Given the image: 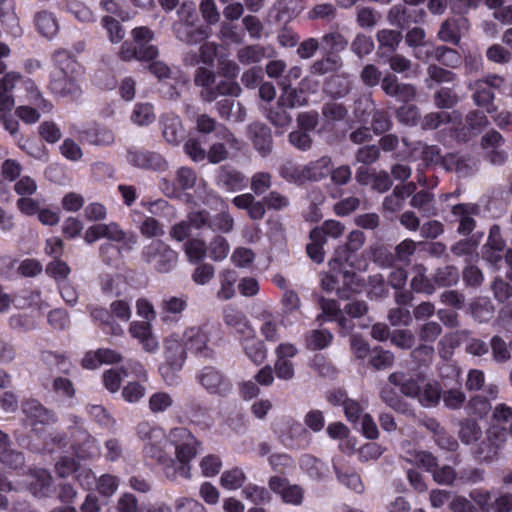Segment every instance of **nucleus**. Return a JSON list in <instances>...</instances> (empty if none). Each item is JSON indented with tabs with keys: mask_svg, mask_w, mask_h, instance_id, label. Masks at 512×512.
<instances>
[{
	"mask_svg": "<svg viewBox=\"0 0 512 512\" xmlns=\"http://www.w3.org/2000/svg\"><path fill=\"white\" fill-rule=\"evenodd\" d=\"M168 445L174 449V457L171 456V464H161L165 475L190 479L191 462L199 453L201 442L187 428L177 427L170 430Z\"/></svg>",
	"mask_w": 512,
	"mask_h": 512,
	"instance_id": "1",
	"label": "nucleus"
},
{
	"mask_svg": "<svg viewBox=\"0 0 512 512\" xmlns=\"http://www.w3.org/2000/svg\"><path fill=\"white\" fill-rule=\"evenodd\" d=\"M57 71L53 74L50 89L54 94L69 97L73 100L81 95L82 70L80 65L66 50H58L53 54Z\"/></svg>",
	"mask_w": 512,
	"mask_h": 512,
	"instance_id": "2",
	"label": "nucleus"
},
{
	"mask_svg": "<svg viewBox=\"0 0 512 512\" xmlns=\"http://www.w3.org/2000/svg\"><path fill=\"white\" fill-rule=\"evenodd\" d=\"M136 435L143 444L142 452L146 458L155 460L159 465L172 463L171 454L166 451L168 435L162 427L142 421L136 427Z\"/></svg>",
	"mask_w": 512,
	"mask_h": 512,
	"instance_id": "3",
	"label": "nucleus"
},
{
	"mask_svg": "<svg viewBox=\"0 0 512 512\" xmlns=\"http://www.w3.org/2000/svg\"><path fill=\"white\" fill-rule=\"evenodd\" d=\"M390 383L400 386L401 392L410 398L416 399L422 407H436L442 396V387L437 381H422L414 379L404 381V374L395 372L389 376Z\"/></svg>",
	"mask_w": 512,
	"mask_h": 512,
	"instance_id": "4",
	"label": "nucleus"
},
{
	"mask_svg": "<svg viewBox=\"0 0 512 512\" xmlns=\"http://www.w3.org/2000/svg\"><path fill=\"white\" fill-rule=\"evenodd\" d=\"M215 82V74L212 70L200 67L194 75V83L202 88L200 97L204 102H213L220 96L237 97L241 93V87L238 83L224 80L220 81L216 86H212Z\"/></svg>",
	"mask_w": 512,
	"mask_h": 512,
	"instance_id": "5",
	"label": "nucleus"
},
{
	"mask_svg": "<svg viewBox=\"0 0 512 512\" xmlns=\"http://www.w3.org/2000/svg\"><path fill=\"white\" fill-rule=\"evenodd\" d=\"M133 41L124 42L120 56L124 61H148L158 55L157 48L151 44L154 34L147 27H137L132 30Z\"/></svg>",
	"mask_w": 512,
	"mask_h": 512,
	"instance_id": "6",
	"label": "nucleus"
},
{
	"mask_svg": "<svg viewBox=\"0 0 512 512\" xmlns=\"http://www.w3.org/2000/svg\"><path fill=\"white\" fill-rule=\"evenodd\" d=\"M100 239L122 243V248L131 251L137 244V236L126 232L117 222L99 223L89 226L84 233V241L92 244Z\"/></svg>",
	"mask_w": 512,
	"mask_h": 512,
	"instance_id": "7",
	"label": "nucleus"
},
{
	"mask_svg": "<svg viewBox=\"0 0 512 512\" xmlns=\"http://www.w3.org/2000/svg\"><path fill=\"white\" fill-rule=\"evenodd\" d=\"M178 16L180 21L174 25V32L179 40L187 44H197L208 37L204 29L194 28L197 13L193 2H184L178 10Z\"/></svg>",
	"mask_w": 512,
	"mask_h": 512,
	"instance_id": "8",
	"label": "nucleus"
},
{
	"mask_svg": "<svg viewBox=\"0 0 512 512\" xmlns=\"http://www.w3.org/2000/svg\"><path fill=\"white\" fill-rule=\"evenodd\" d=\"M142 259L153 265L159 273H168L176 265L178 254L163 241L156 240L146 245L141 253Z\"/></svg>",
	"mask_w": 512,
	"mask_h": 512,
	"instance_id": "9",
	"label": "nucleus"
},
{
	"mask_svg": "<svg viewBox=\"0 0 512 512\" xmlns=\"http://www.w3.org/2000/svg\"><path fill=\"white\" fill-rule=\"evenodd\" d=\"M365 241L364 233L355 230L348 235V240L343 249H337L335 256L329 261L332 271L343 274L345 279L350 277L348 267H352V252L359 250Z\"/></svg>",
	"mask_w": 512,
	"mask_h": 512,
	"instance_id": "10",
	"label": "nucleus"
},
{
	"mask_svg": "<svg viewBox=\"0 0 512 512\" xmlns=\"http://www.w3.org/2000/svg\"><path fill=\"white\" fill-rule=\"evenodd\" d=\"M210 336L211 328L208 325L191 326L184 331L182 342L196 356L209 358L213 355Z\"/></svg>",
	"mask_w": 512,
	"mask_h": 512,
	"instance_id": "11",
	"label": "nucleus"
},
{
	"mask_svg": "<svg viewBox=\"0 0 512 512\" xmlns=\"http://www.w3.org/2000/svg\"><path fill=\"white\" fill-rule=\"evenodd\" d=\"M254 319L258 322V331L262 340L275 343L280 340V322L278 316L268 306L262 305L255 308Z\"/></svg>",
	"mask_w": 512,
	"mask_h": 512,
	"instance_id": "12",
	"label": "nucleus"
},
{
	"mask_svg": "<svg viewBox=\"0 0 512 512\" xmlns=\"http://www.w3.org/2000/svg\"><path fill=\"white\" fill-rule=\"evenodd\" d=\"M200 385L210 394L226 395L230 392V380L218 369L206 366L197 374Z\"/></svg>",
	"mask_w": 512,
	"mask_h": 512,
	"instance_id": "13",
	"label": "nucleus"
},
{
	"mask_svg": "<svg viewBox=\"0 0 512 512\" xmlns=\"http://www.w3.org/2000/svg\"><path fill=\"white\" fill-rule=\"evenodd\" d=\"M274 353L276 356L274 363L276 376L285 381L293 379L295 375V368L291 358L298 354L297 347L292 343L283 342L275 348Z\"/></svg>",
	"mask_w": 512,
	"mask_h": 512,
	"instance_id": "14",
	"label": "nucleus"
},
{
	"mask_svg": "<svg viewBox=\"0 0 512 512\" xmlns=\"http://www.w3.org/2000/svg\"><path fill=\"white\" fill-rule=\"evenodd\" d=\"M22 412L27 424L36 432L41 431L45 425L53 424L56 421L55 414L35 399L25 401L22 404Z\"/></svg>",
	"mask_w": 512,
	"mask_h": 512,
	"instance_id": "15",
	"label": "nucleus"
},
{
	"mask_svg": "<svg viewBox=\"0 0 512 512\" xmlns=\"http://www.w3.org/2000/svg\"><path fill=\"white\" fill-rule=\"evenodd\" d=\"M503 144L504 138L496 130H491L482 136L480 145L484 152V158L490 164L500 166L506 162L508 156L502 149Z\"/></svg>",
	"mask_w": 512,
	"mask_h": 512,
	"instance_id": "16",
	"label": "nucleus"
},
{
	"mask_svg": "<svg viewBox=\"0 0 512 512\" xmlns=\"http://www.w3.org/2000/svg\"><path fill=\"white\" fill-rule=\"evenodd\" d=\"M197 182V175L192 168L180 167L176 171L175 183L162 179L160 188L162 192L168 197H176L179 195L180 190H188L195 186Z\"/></svg>",
	"mask_w": 512,
	"mask_h": 512,
	"instance_id": "17",
	"label": "nucleus"
},
{
	"mask_svg": "<svg viewBox=\"0 0 512 512\" xmlns=\"http://www.w3.org/2000/svg\"><path fill=\"white\" fill-rule=\"evenodd\" d=\"M128 332L141 344L144 351L155 353L158 350L159 343L153 334L152 322L134 320L130 322Z\"/></svg>",
	"mask_w": 512,
	"mask_h": 512,
	"instance_id": "18",
	"label": "nucleus"
},
{
	"mask_svg": "<svg viewBox=\"0 0 512 512\" xmlns=\"http://www.w3.org/2000/svg\"><path fill=\"white\" fill-rule=\"evenodd\" d=\"M268 485L287 504L300 505L303 501V489L297 484H289L285 478L273 476L269 479Z\"/></svg>",
	"mask_w": 512,
	"mask_h": 512,
	"instance_id": "19",
	"label": "nucleus"
},
{
	"mask_svg": "<svg viewBox=\"0 0 512 512\" xmlns=\"http://www.w3.org/2000/svg\"><path fill=\"white\" fill-rule=\"evenodd\" d=\"M469 30V21L463 16L449 18L445 20L439 31L438 38L443 42L457 45L462 36Z\"/></svg>",
	"mask_w": 512,
	"mask_h": 512,
	"instance_id": "20",
	"label": "nucleus"
},
{
	"mask_svg": "<svg viewBox=\"0 0 512 512\" xmlns=\"http://www.w3.org/2000/svg\"><path fill=\"white\" fill-rule=\"evenodd\" d=\"M127 160L133 166L155 171H163L168 166L162 155L152 151L130 150Z\"/></svg>",
	"mask_w": 512,
	"mask_h": 512,
	"instance_id": "21",
	"label": "nucleus"
},
{
	"mask_svg": "<svg viewBox=\"0 0 512 512\" xmlns=\"http://www.w3.org/2000/svg\"><path fill=\"white\" fill-rule=\"evenodd\" d=\"M196 128L203 134H208L215 130L216 136L220 140H225L230 145L231 149H240V143L234 135L225 127L221 125L217 126L216 121L207 114H201L197 117Z\"/></svg>",
	"mask_w": 512,
	"mask_h": 512,
	"instance_id": "22",
	"label": "nucleus"
},
{
	"mask_svg": "<svg viewBox=\"0 0 512 512\" xmlns=\"http://www.w3.org/2000/svg\"><path fill=\"white\" fill-rule=\"evenodd\" d=\"M443 166L460 177H467L478 170V161L470 155L447 154L443 157Z\"/></svg>",
	"mask_w": 512,
	"mask_h": 512,
	"instance_id": "23",
	"label": "nucleus"
},
{
	"mask_svg": "<svg viewBox=\"0 0 512 512\" xmlns=\"http://www.w3.org/2000/svg\"><path fill=\"white\" fill-rule=\"evenodd\" d=\"M479 206L472 203H461L453 206L452 214L458 218L459 226L457 231L462 235L470 234L475 226L474 216L478 215Z\"/></svg>",
	"mask_w": 512,
	"mask_h": 512,
	"instance_id": "24",
	"label": "nucleus"
},
{
	"mask_svg": "<svg viewBox=\"0 0 512 512\" xmlns=\"http://www.w3.org/2000/svg\"><path fill=\"white\" fill-rule=\"evenodd\" d=\"M52 486V477L42 468H34L27 475V488L35 497H46Z\"/></svg>",
	"mask_w": 512,
	"mask_h": 512,
	"instance_id": "25",
	"label": "nucleus"
},
{
	"mask_svg": "<svg viewBox=\"0 0 512 512\" xmlns=\"http://www.w3.org/2000/svg\"><path fill=\"white\" fill-rule=\"evenodd\" d=\"M162 135L170 145H178L185 137L182 120L174 114H165L160 118Z\"/></svg>",
	"mask_w": 512,
	"mask_h": 512,
	"instance_id": "26",
	"label": "nucleus"
},
{
	"mask_svg": "<svg viewBox=\"0 0 512 512\" xmlns=\"http://www.w3.org/2000/svg\"><path fill=\"white\" fill-rule=\"evenodd\" d=\"M187 350L176 335H171L164 341V355L166 362L173 370L182 368Z\"/></svg>",
	"mask_w": 512,
	"mask_h": 512,
	"instance_id": "27",
	"label": "nucleus"
},
{
	"mask_svg": "<svg viewBox=\"0 0 512 512\" xmlns=\"http://www.w3.org/2000/svg\"><path fill=\"white\" fill-rule=\"evenodd\" d=\"M239 339L244 353L252 362L259 365L265 361L267 358V348L264 344L265 341L255 336L254 329H252L251 335L245 334L240 336Z\"/></svg>",
	"mask_w": 512,
	"mask_h": 512,
	"instance_id": "28",
	"label": "nucleus"
},
{
	"mask_svg": "<svg viewBox=\"0 0 512 512\" xmlns=\"http://www.w3.org/2000/svg\"><path fill=\"white\" fill-rule=\"evenodd\" d=\"M21 89L25 94L18 96L19 101L27 102L28 104L36 106L43 113H48L52 110V104L43 97L41 91L33 80H23Z\"/></svg>",
	"mask_w": 512,
	"mask_h": 512,
	"instance_id": "29",
	"label": "nucleus"
},
{
	"mask_svg": "<svg viewBox=\"0 0 512 512\" xmlns=\"http://www.w3.org/2000/svg\"><path fill=\"white\" fill-rule=\"evenodd\" d=\"M333 468L340 484L356 493H362L364 491V484L361 477L355 471L342 465L339 460H333Z\"/></svg>",
	"mask_w": 512,
	"mask_h": 512,
	"instance_id": "30",
	"label": "nucleus"
},
{
	"mask_svg": "<svg viewBox=\"0 0 512 512\" xmlns=\"http://www.w3.org/2000/svg\"><path fill=\"white\" fill-rule=\"evenodd\" d=\"M21 80V75L17 72H8L0 79V112L9 111L15 104V99L11 91Z\"/></svg>",
	"mask_w": 512,
	"mask_h": 512,
	"instance_id": "31",
	"label": "nucleus"
},
{
	"mask_svg": "<svg viewBox=\"0 0 512 512\" xmlns=\"http://www.w3.org/2000/svg\"><path fill=\"white\" fill-rule=\"evenodd\" d=\"M249 137L259 153L266 156L272 149V135L270 129L261 123H254L249 126Z\"/></svg>",
	"mask_w": 512,
	"mask_h": 512,
	"instance_id": "32",
	"label": "nucleus"
},
{
	"mask_svg": "<svg viewBox=\"0 0 512 512\" xmlns=\"http://www.w3.org/2000/svg\"><path fill=\"white\" fill-rule=\"evenodd\" d=\"M223 321L224 323L235 329L240 336L245 334H252V326L250 325L246 315L232 306H227L223 310Z\"/></svg>",
	"mask_w": 512,
	"mask_h": 512,
	"instance_id": "33",
	"label": "nucleus"
},
{
	"mask_svg": "<svg viewBox=\"0 0 512 512\" xmlns=\"http://www.w3.org/2000/svg\"><path fill=\"white\" fill-rule=\"evenodd\" d=\"M468 87L473 91L472 99L477 106L485 108L488 113L496 111V107L493 104L495 95L484 82L478 79L470 83Z\"/></svg>",
	"mask_w": 512,
	"mask_h": 512,
	"instance_id": "34",
	"label": "nucleus"
},
{
	"mask_svg": "<svg viewBox=\"0 0 512 512\" xmlns=\"http://www.w3.org/2000/svg\"><path fill=\"white\" fill-rule=\"evenodd\" d=\"M361 106L364 107L365 111L369 110L374 112L371 124L375 133H383L390 128L389 117L385 112L375 110L374 103L370 98H363L357 102L356 113H358ZM357 116L360 117L361 120H366L363 115L357 114Z\"/></svg>",
	"mask_w": 512,
	"mask_h": 512,
	"instance_id": "35",
	"label": "nucleus"
},
{
	"mask_svg": "<svg viewBox=\"0 0 512 512\" xmlns=\"http://www.w3.org/2000/svg\"><path fill=\"white\" fill-rule=\"evenodd\" d=\"M279 85L281 87V94L278 98V104L282 105V107L293 109L307 103L303 90H298L285 81H281Z\"/></svg>",
	"mask_w": 512,
	"mask_h": 512,
	"instance_id": "36",
	"label": "nucleus"
},
{
	"mask_svg": "<svg viewBox=\"0 0 512 512\" xmlns=\"http://www.w3.org/2000/svg\"><path fill=\"white\" fill-rule=\"evenodd\" d=\"M217 185L226 191L234 192L245 187V177L239 171L222 167L217 175Z\"/></svg>",
	"mask_w": 512,
	"mask_h": 512,
	"instance_id": "37",
	"label": "nucleus"
},
{
	"mask_svg": "<svg viewBox=\"0 0 512 512\" xmlns=\"http://www.w3.org/2000/svg\"><path fill=\"white\" fill-rule=\"evenodd\" d=\"M309 434L303 425L296 421H291L288 431L283 435V443L289 448H301L308 443Z\"/></svg>",
	"mask_w": 512,
	"mask_h": 512,
	"instance_id": "38",
	"label": "nucleus"
},
{
	"mask_svg": "<svg viewBox=\"0 0 512 512\" xmlns=\"http://www.w3.org/2000/svg\"><path fill=\"white\" fill-rule=\"evenodd\" d=\"M156 114L154 106L148 102L136 103L130 114V121L139 127H146L154 123Z\"/></svg>",
	"mask_w": 512,
	"mask_h": 512,
	"instance_id": "39",
	"label": "nucleus"
},
{
	"mask_svg": "<svg viewBox=\"0 0 512 512\" xmlns=\"http://www.w3.org/2000/svg\"><path fill=\"white\" fill-rule=\"evenodd\" d=\"M279 174L285 181L296 185H303L308 182L306 164L301 165L287 161L280 167Z\"/></svg>",
	"mask_w": 512,
	"mask_h": 512,
	"instance_id": "40",
	"label": "nucleus"
},
{
	"mask_svg": "<svg viewBox=\"0 0 512 512\" xmlns=\"http://www.w3.org/2000/svg\"><path fill=\"white\" fill-rule=\"evenodd\" d=\"M427 269L422 264L412 268L411 288L416 293L432 294L435 291L433 282L426 276Z\"/></svg>",
	"mask_w": 512,
	"mask_h": 512,
	"instance_id": "41",
	"label": "nucleus"
},
{
	"mask_svg": "<svg viewBox=\"0 0 512 512\" xmlns=\"http://www.w3.org/2000/svg\"><path fill=\"white\" fill-rule=\"evenodd\" d=\"M332 160L328 156H323L315 161L306 164L308 182H318L326 178L331 172Z\"/></svg>",
	"mask_w": 512,
	"mask_h": 512,
	"instance_id": "42",
	"label": "nucleus"
},
{
	"mask_svg": "<svg viewBox=\"0 0 512 512\" xmlns=\"http://www.w3.org/2000/svg\"><path fill=\"white\" fill-rule=\"evenodd\" d=\"M345 232V226L336 220H327L321 227L314 228L310 232V238L318 240H326V237L334 239L339 238Z\"/></svg>",
	"mask_w": 512,
	"mask_h": 512,
	"instance_id": "43",
	"label": "nucleus"
},
{
	"mask_svg": "<svg viewBox=\"0 0 512 512\" xmlns=\"http://www.w3.org/2000/svg\"><path fill=\"white\" fill-rule=\"evenodd\" d=\"M35 25L38 32L46 38H53L59 30L54 15L47 11H41L36 14Z\"/></svg>",
	"mask_w": 512,
	"mask_h": 512,
	"instance_id": "44",
	"label": "nucleus"
},
{
	"mask_svg": "<svg viewBox=\"0 0 512 512\" xmlns=\"http://www.w3.org/2000/svg\"><path fill=\"white\" fill-rule=\"evenodd\" d=\"M410 205L423 213L424 216L431 217L438 214L434 203L433 194L427 191H420L411 198Z\"/></svg>",
	"mask_w": 512,
	"mask_h": 512,
	"instance_id": "45",
	"label": "nucleus"
},
{
	"mask_svg": "<svg viewBox=\"0 0 512 512\" xmlns=\"http://www.w3.org/2000/svg\"><path fill=\"white\" fill-rule=\"evenodd\" d=\"M404 458L418 466L424 468L426 471L433 473L435 468L437 467L436 458L428 452L418 451L415 449H409L405 452Z\"/></svg>",
	"mask_w": 512,
	"mask_h": 512,
	"instance_id": "46",
	"label": "nucleus"
},
{
	"mask_svg": "<svg viewBox=\"0 0 512 512\" xmlns=\"http://www.w3.org/2000/svg\"><path fill=\"white\" fill-rule=\"evenodd\" d=\"M237 274L234 270L225 269L219 274L220 287L217 291V297L220 300H229L235 295V283Z\"/></svg>",
	"mask_w": 512,
	"mask_h": 512,
	"instance_id": "47",
	"label": "nucleus"
},
{
	"mask_svg": "<svg viewBox=\"0 0 512 512\" xmlns=\"http://www.w3.org/2000/svg\"><path fill=\"white\" fill-rule=\"evenodd\" d=\"M461 118V115L457 111L447 112H432L425 115L422 126L425 129H436L442 123H450V122H458Z\"/></svg>",
	"mask_w": 512,
	"mask_h": 512,
	"instance_id": "48",
	"label": "nucleus"
},
{
	"mask_svg": "<svg viewBox=\"0 0 512 512\" xmlns=\"http://www.w3.org/2000/svg\"><path fill=\"white\" fill-rule=\"evenodd\" d=\"M376 39L379 43V50H386L392 53L401 43L402 34L396 30L382 29L377 32Z\"/></svg>",
	"mask_w": 512,
	"mask_h": 512,
	"instance_id": "49",
	"label": "nucleus"
},
{
	"mask_svg": "<svg viewBox=\"0 0 512 512\" xmlns=\"http://www.w3.org/2000/svg\"><path fill=\"white\" fill-rule=\"evenodd\" d=\"M322 48L330 55L342 52L347 48V39L337 31L328 32L321 38Z\"/></svg>",
	"mask_w": 512,
	"mask_h": 512,
	"instance_id": "50",
	"label": "nucleus"
},
{
	"mask_svg": "<svg viewBox=\"0 0 512 512\" xmlns=\"http://www.w3.org/2000/svg\"><path fill=\"white\" fill-rule=\"evenodd\" d=\"M461 441L467 445L477 442L482 436V429L479 424L471 419L461 421L459 429Z\"/></svg>",
	"mask_w": 512,
	"mask_h": 512,
	"instance_id": "51",
	"label": "nucleus"
},
{
	"mask_svg": "<svg viewBox=\"0 0 512 512\" xmlns=\"http://www.w3.org/2000/svg\"><path fill=\"white\" fill-rule=\"evenodd\" d=\"M319 305L323 313L332 319L337 320L342 329H351L348 320L341 315L340 306L336 300L321 297L319 299Z\"/></svg>",
	"mask_w": 512,
	"mask_h": 512,
	"instance_id": "52",
	"label": "nucleus"
},
{
	"mask_svg": "<svg viewBox=\"0 0 512 512\" xmlns=\"http://www.w3.org/2000/svg\"><path fill=\"white\" fill-rule=\"evenodd\" d=\"M266 57L265 49L259 45H249L238 50L237 58L243 65L255 64Z\"/></svg>",
	"mask_w": 512,
	"mask_h": 512,
	"instance_id": "53",
	"label": "nucleus"
},
{
	"mask_svg": "<svg viewBox=\"0 0 512 512\" xmlns=\"http://www.w3.org/2000/svg\"><path fill=\"white\" fill-rule=\"evenodd\" d=\"M301 469L312 479H321L325 472V464L312 455H303L300 459Z\"/></svg>",
	"mask_w": 512,
	"mask_h": 512,
	"instance_id": "54",
	"label": "nucleus"
},
{
	"mask_svg": "<svg viewBox=\"0 0 512 512\" xmlns=\"http://www.w3.org/2000/svg\"><path fill=\"white\" fill-rule=\"evenodd\" d=\"M173 403V397L169 393L159 391L149 397L148 406L152 413L157 414L166 412Z\"/></svg>",
	"mask_w": 512,
	"mask_h": 512,
	"instance_id": "55",
	"label": "nucleus"
},
{
	"mask_svg": "<svg viewBox=\"0 0 512 512\" xmlns=\"http://www.w3.org/2000/svg\"><path fill=\"white\" fill-rule=\"evenodd\" d=\"M459 271L454 266H445L437 269L434 274L433 281L439 287H447L455 285L459 281Z\"/></svg>",
	"mask_w": 512,
	"mask_h": 512,
	"instance_id": "56",
	"label": "nucleus"
},
{
	"mask_svg": "<svg viewBox=\"0 0 512 512\" xmlns=\"http://www.w3.org/2000/svg\"><path fill=\"white\" fill-rule=\"evenodd\" d=\"M489 124L486 115L479 111H471L466 116V125L469 134H464L462 139L465 141L470 136L476 135L481 129L485 128Z\"/></svg>",
	"mask_w": 512,
	"mask_h": 512,
	"instance_id": "57",
	"label": "nucleus"
},
{
	"mask_svg": "<svg viewBox=\"0 0 512 512\" xmlns=\"http://www.w3.org/2000/svg\"><path fill=\"white\" fill-rule=\"evenodd\" d=\"M45 271L59 285L63 282H67L66 280L71 272V269L66 262L60 259H54L46 265Z\"/></svg>",
	"mask_w": 512,
	"mask_h": 512,
	"instance_id": "58",
	"label": "nucleus"
},
{
	"mask_svg": "<svg viewBox=\"0 0 512 512\" xmlns=\"http://www.w3.org/2000/svg\"><path fill=\"white\" fill-rule=\"evenodd\" d=\"M246 480V476L242 469L233 468L225 471L220 478V482L223 488L227 490H236L242 487Z\"/></svg>",
	"mask_w": 512,
	"mask_h": 512,
	"instance_id": "59",
	"label": "nucleus"
},
{
	"mask_svg": "<svg viewBox=\"0 0 512 512\" xmlns=\"http://www.w3.org/2000/svg\"><path fill=\"white\" fill-rule=\"evenodd\" d=\"M89 143L94 145H110L114 142V134L110 129L94 127L84 132Z\"/></svg>",
	"mask_w": 512,
	"mask_h": 512,
	"instance_id": "60",
	"label": "nucleus"
},
{
	"mask_svg": "<svg viewBox=\"0 0 512 512\" xmlns=\"http://www.w3.org/2000/svg\"><path fill=\"white\" fill-rule=\"evenodd\" d=\"M207 251L213 261H222L228 256L230 245L224 237L216 236L210 242Z\"/></svg>",
	"mask_w": 512,
	"mask_h": 512,
	"instance_id": "61",
	"label": "nucleus"
},
{
	"mask_svg": "<svg viewBox=\"0 0 512 512\" xmlns=\"http://www.w3.org/2000/svg\"><path fill=\"white\" fill-rule=\"evenodd\" d=\"M81 443H79L77 448V455L80 458H91L98 456L100 453L99 445L96 440L89 434L82 432L81 433Z\"/></svg>",
	"mask_w": 512,
	"mask_h": 512,
	"instance_id": "62",
	"label": "nucleus"
},
{
	"mask_svg": "<svg viewBox=\"0 0 512 512\" xmlns=\"http://www.w3.org/2000/svg\"><path fill=\"white\" fill-rule=\"evenodd\" d=\"M332 339L333 336L328 330H313L307 336V347L313 350H321L326 348L331 343Z\"/></svg>",
	"mask_w": 512,
	"mask_h": 512,
	"instance_id": "63",
	"label": "nucleus"
},
{
	"mask_svg": "<svg viewBox=\"0 0 512 512\" xmlns=\"http://www.w3.org/2000/svg\"><path fill=\"white\" fill-rule=\"evenodd\" d=\"M127 373L123 369H109L103 373L102 379L105 388L111 393H116Z\"/></svg>",
	"mask_w": 512,
	"mask_h": 512,
	"instance_id": "64",
	"label": "nucleus"
}]
</instances>
